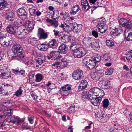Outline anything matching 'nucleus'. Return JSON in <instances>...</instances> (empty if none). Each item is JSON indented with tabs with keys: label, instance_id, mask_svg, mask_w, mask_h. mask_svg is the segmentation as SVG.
<instances>
[{
	"label": "nucleus",
	"instance_id": "f257e3e1",
	"mask_svg": "<svg viewBox=\"0 0 132 132\" xmlns=\"http://www.w3.org/2000/svg\"><path fill=\"white\" fill-rule=\"evenodd\" d=\"M119 24L126 29L124 32L125 38L127 41L132 40V24L130 20L121 18Z\"/></svg>",
	"mask_w": 132,
	"mask_h": 132
},
{
	"label": "nucleus",
	"instance_id": "f03ea898",
	"mask_svg": "<svg viewBox=\"0 0 132 132\" xmlns=\"http://www.w3.org/2000/svg\"><path fill=\"white\" fill-rule=\"evenodd\" d=\"M13 52L11 53L12 57L17 56V59L19 60H24V56L21 52L23 50L21 46L18 44H15L13 45L12 47Z\"/></svg>",
	"mask_w": 132,
	"mask_h": 132
},
{
	"label": "nucleus",
	"instance_id": "7ed1b4c3",
	"mask_svg": "<svg viewBox=\"0 0 132 132\" xmlns=\"http://www.w3.org/2000/svg\"><path fill=\"white\" fill-rule=\"evenodd\" d=\"M101 90V89L97 87H94L91 89L87 93L86 91L84 92H83L81 96L82 100H85V99H90L91 98L92 96H97L98 95L99 90ZM101 91L103 93V95L104 94V91L102 89Z\"/></svg>",
	"mask_w": 132,
	"mask_h": 132
},
{
	"label": "nucleus",
	"instance_id": "20e7f679",
	"mask_svg": "<svg viewBox=\"0 0 132 132\" xmlns=\"http://www.w3.org/2000/svg\"><path fill=\"white\" fill-rule=\"evenodd\" d=\"M14 40L13 38L11 36L6 37H1L0 38V44L2 46L5 47L11 45Z\"/></svg>",
	"mask_w": 132,
	"mask_h": 132
},
{
	"label": "nucleus",
	"instance_id": "39448f33",
	"mask_svg": "<svg viewBox=\"0 0 132 132\" xmlns=\"http://www.w3.org/2000/svg\"><path fill=\"white\" fill-rule=\"evenodd\" d=\"M87 52L86 48L79 47L73 52V55L75 58H79L85 55Z\"/></svg>",
	"mask_w": 132,
	"mask_h": 132
},
{
	"label": "nucleus",
	"instance_id": "423d86ee",
	"mask_svg": "<svg viewBox=\"0 0 132 132\" xmlns=\"http://www.w3.org/2000/svg\"><path fill=\"white\" fill-rule=\"evenodd\" d=\"M72 76L75 80H80L84 77L83 72L80 70H75L72 73Z\"/></svg>",
	"mask_w": 132,
	"mask_h": 132
},
{
	"label": "nucleus",
	"instance_id": "0eeeda50",
	"mask_svg": "<svg viewBox=\"0 0 132 132\" xmlns=\"http://www.w3.org/2000/svg\"><path fill=\"white\" fill-rule=\"evenodd\" d=\"M71 89V86L66 84L62 87L61 88L60 93L61 95L64 96H68L69 93V90Z\"/></svg>",
	"mask_w": 132,
	"mask_h": 132
},
{
	"label": "nucleus",
	"instance_id": "6e6552de",
	"mask_svg": "<svg viewBox=\"0 0 132 132\" xmlns=\"http://www.w3.org/2000/svg\"><path fill=\"white\" fill-rule=\"evenodd\" d=\"M37 36L39 40L45 39L48 37L47 33L45 32L43 29L40 28H39L38 29Z\"/></svg>",
	"mask_w": 132,
	"mask_h": 132
},
{
	"label": "nucleus",
	"instance_id": "1a4fd4ad",
	"mask_svg": "<svg viewBox=\"0 0 132 132\" xmlns=\"http://www.w3.org/2000/svg\"><path fill=\"white\" fill-rule=\"evenodd\" d=\"M6 121H8L9 122H10L13 123H16L17 124H19L20 123L22 124L24 123V121L21 120L18 116H14L12 117L8 121L6 119Z\"/></svg>",
	"mask_w": 132,
	"mask_h": 132
},
{
	"label": "nucleus",
	"instance_id": "9d476101",
	"mask_svg": "<svg viewBox=\"0 0 132 132\" xmlns=\"http://www.w3.org/2000/svg\"><path fill=\"white\" fill-rule=\"evenodd\" d=\"M67 65V61H64V59H62L61 60V62H59L57 61L55 62L54 63L52 64V65L53 66L55 67L56 68L59 67L62 68L66 67Z\"/></svg>",
	"mask_w": 132,
	"mask_h": 132
},
{
	"label": "nucleus",
	"instance_id": "9b49d317",
	"mask_svg": "<svg viewBox=\"0 0 132 132\" xmlns=\"http://www.w3.org/2000/svg\"><path fill=\"white\" fill-rule=\"evenodd\" d=\"M1 73L0 75V77L3 79H7L11 76L10 72L8 71L5 69H3L1 71Z\"/></svg>",
	"mask_w": 132,
	"mask_h": 132
},
{
	"label": "nucleus",
	"instance_id": "f8f14e48",
	"mask_svg": "<svg viewBox=\"0 0 132 132\" xmlns=\"http://www.w3.org/2000/svg\"><path fill=\"white\" fill-rule=\"evenodd\" d=\"M110 83V81L108 80L107 81L103 80L99 81L98 82V85L99 87L103 89H105L108 88Z\"/></svg>",
	"mask_w": 132,
	"mask_h": 132
},
{
	"label": "nucleus",
	"instance_id": "ddd939ff",
	"mask_svg": "<svg viewBox=\"0 0 132 132\" xmlns=\"http://www.w3.org/2000/svg\"><path fill=\"white\" fill-rule=\"evenodd\" d=\"M123 30L122 28L120 26H119L118 28L113 29L111 32L110 33L112 36H116L120 35L123 32Z\"/></svg>",
	"mask_w": 132,
	"mask_h": 132
},
{
	"label": "nucleus",
	"instance_id": "4468645a",
	"mask_svg": "<svg viewBox=\"0 0 132 132\" xmlns=\"http://www.w3.org/2000/svg\"><path fill=\"white\" fill-rule=\"evenodd\" d=\"M95 96H92L90 99V102L93 105L98 106L100 104V102L101 101L102 98L100 97H94Z\"/></svg>",
	"mask_w": 132,
	"mask_h": 132
},
{
	"label": "nucleus",
	"instance_id": "2eb2a0df",
	"mask_svg": "<svg viewBox=\"0 0 132 132\" xmlns=\"http://www.w3.org/2000/svg\"><path fill=\"white\" fill-rule=\"evenodd\" d=\"M81 4L82 10L84 11H87L91 7L87 0H81Z\"/></svg>",
	"mask_w": 132,
	"mask_h": 132
},
{
	"label": "nucleus",
	"instance_id": "dca6fc26",
	"mask_svg": "<svg viewBox=\"0 0 132 132\" xmlns=\"http://www.w3.org/2000/svg\"><path fill=\"white\" fill-rule=\"evenodd\" d=\"M84 64L86 67L88 68L90 70H92L95 68L96 66L95 63L93 60H89L86 61L84 62Z\"/></svg>",
	"mask_w": 132,
	"mask_h": 132
},
{
	"label": "nucleus",
	"instance_id": "f3484780",
	"mask_svg": "<svg viewBox=\"0 0 132 132\" xmlns=\"http://www.w3.org/2000/svg\"><path fill=\"white\" fill-rule=\"evenodd\" d=\"M18 15L21 17L22 20H24L27 17V13L26 10L23 8H20L19 9L17 12Z\"/></svg>",
	"mask_w": 132,
	"mask_h": 132
},
{
	"label": "nucleus",
	"instance_id": "a211bd4d",
	"mask_svg": "<svg viewBox=\"0 0 132 132\" xmlns=\"http://www.w3.org/2000/svg\"><path fill=\"white\" fill-rule=\"evenodd\" d=\"M17 29L16 26L14 25H8L6 28L7 31L9 33L14 34L16 31Z\"/></svg>",
	"mask_w": 132,
	"mask_h": 132
},
{
	"label": "nucleus",
	"instance_id": "6ab92c4d",
	"mask_svg": "<svg viewBox=\"0 0 132 132\" xmlns=\"http://www.w3.org/2000/svg\"><path fill=\"white\" fill-rule=\"evenodd\" d=\"M59 39L62 42L67 43L71 40V36L67 34H63L62 35H60Z\"/></svg>",
	"mask_w": 132,
	"mask_h": 132
},
{
	"label": "nucleus",
	"instance_id": "aec40b11",
	"mask_svg": "<svg viewBox=\"0 0 132 132\" xmlns=\"http://www.w3.org/2000/svg\"><path fill=\"white\" fill-rule=\"evenodd\" d=\"M82 45L86 47L92 46V42L91 39L90 37H85L82 41Z\"/></svg>",
	"mask_w": 132,
	"mask_h": 132
},
{
	"label": "nucleus",
	"instance_id": "412c9836",
	"mask_svg": "<svg viewBox=\"0 0 132 132\" xmlns=\"http://www.w3.org/2000/svg\"><path fill=\"white\" fill-rule=\"evenodd\" d=\"M103 73L98 72H95L91 75V78L94 80H98L103 76Z\"/></svg>",
	"mask_w": 132,
	"mask_h": 132
},
{
	"label": "nucleus",
	"instance_id": "4be33fe9",
	"mask_svg": "<svg viewBox=\"0 0 132 132\" xmlns=\"http://www.w3.org/2000/svg\"><path fill=\"white\" fill-rule=\"evenodd\" d=\"M58 42L55 39H54L50 41L48 43V46L52 48H55L58 46Z\"/></svg>",
	"mask_w": 132,
	"mask_h": 132
},
{
	"label": "nucleus",
	"instance_id": "5701e85b",
	"mask_svg": "<svg viewBox=\"0 0 132 132\" xmlns=\"http://www.w3.org/2000/svg\"><path fill=\"white\" fill-rule=\"evenodd\" d=\"M73 30L75 32L77 33L80 32L82 29V25L81 24H78L76 23L73 24Z\"/></svg>",
	"mask_w": 132,
	"mask_h": 132
},
{
	"label": "nucleus",
	"instance_id": "b1692460",
	"mask_svg": "<svg viewBox=\"0 0 132 132\" xmlns=\"http://www.w3.org/2000/svg\"><path fill=\"white\" fill-rule=\"evenodd\" d=\"M87 82L85 80H83L81 81V83L79 87L78 90L79 91L84 89L87 87Z\"/></svg>",
	"mask_w": 132,
	"mask_h": 132
},
{
	"label": "nucleus",
	"instance_id": "393cba45",
	"mask_svg": "<svg viewBox=\"0 0 132 132\" xmlns=\"http://www.w3.org/2000/svg\"><path fill=\"white\" fill-rule=\"evenodd\" d=\"M6 18L7 20L12 21L14 19V14L12 12H9L7 13L5 15Z\"/></svg>",
	"mask_w": 132,
	"mask_h": 132
},
{
	"label": "nucleus",
	"instance_id": "a878e982",
	"mask_svg": "<svg viewBox=\"0 0 132 132\" xmlns=\"http://www.w3.org/2000/svg\"><path fill=\"white\" fill-rule=\"evenodd\" d=\"M37 48L40 50L43 51H45L48 48V46L46 44H39L37 45Z\"/></svg>",
	"mask_w": 132,
	"mask_h": 132
},
{
	"label": "nucleus",
	"instance_id": "bb28decb",
	"mask_svg": "<svg viewBox=\"0 0 132 132\" xmlns=\"http://www.w3.org/2000/svg\"><path fill=\"white\" fill-rule=\"evenodd\" d=\"M67 48L65 44H61L59 47V52L60 53L65 54L67 52Z\"/></svg>",
	"mask_w": 132,
	"mask_h": 132
},
{
	"label": "nucleus",
	"instance_id": "cd10ccee",
	"mask_svg": "<svg viewBox=\"0 0 132 132\" xmlns=\"http://www.w3.org/2000/svg\"><path fill=\"white\" fill-rule=\"evenodd\" d=\"M23 27V28L21 27L20 29L22 34H21V36L20 37V38H22L24 36L28 34L29 31L27 28L25 29L24 27Z\"/></svg>",
	"mask_w": 132,
	"mask_h": 132
},
{
	"label": "nucleus",
	"instance_id": "c85d7f7f",
	"mask_svg": "<svg viewBox=\"0 0 132 132\" xmlns=\"http://www.w3.org/2000/svg\"><path fill=\"white\" fill-rule=\"evenodd\" d=\"M105 20L104 19H100L98 24L97 25L98 29L101 28L105 26Z\"/></svg>",
	"mask_w": 132,
	"mask_h": 132
},
{
	"label": "nucleus",
	"instance_id": "c756f323",
	"mask_svg": "<svg viewBox=\"0 0 132 132\" xmlns=\"http://www.w3.org/2000/svg\"><path fill=\"white\" fill-rule=\"evenodd\" d=\"M28 22L27 29L29 32H30L33 29L35 24L33 21H28Z\"/></svg>",
	"mask_w": 132,
	"mask_h": 132
},
{
	"label": "nucleus",
	"instance_id": "7c9ffc66",
	"mask_svg": "<svg viewBox=\"0 0 132 132\" xmlns=\"http://www.w3.org/2000/svg\"><path fill=\"white\" fill-rule=\"evenodd\" d=\"M38 41L35 37H31L29 40V42L33 46L35 45L38 43Z\"/></svg>",
	"mask_w": 132,
	"mask_h": 132
},
{
	"label": "nucleus",
	"instance_id": "2f4dec72",
	"mask_svg": "<svg viewBox=\"0 0 132 132\" xmlns=\"http://www.w3.org/2000/svg\"><path fill=\"white\" fill-rule=\"evenodd\" d=\"M43 78V77L42 74L37 73L35 76V81L37 82H40L42 80Z\"/></svg>",
	"mask_w": 132,
	"mask_h": 132
},
{
	"label": "nucleus",
	"instance_id": "473e14b6",
	"mask_svg": "<svg viewBox=\"0 0 132 132\" xmlns=\"http://www.w3.org/2000/svg\"><path fill=\"white\" fill-rule=\"evenodd\" d=\"M7 5V3L5 0H0V10H3Z\"/></svg>",
	"mask_w": 132,
	"mask_h": 132
},
{
	"label": "nucleus",
	"instance_id": "72a5a7b5",
	"mask_svg": "<svg viewBox=\"0 0 132 132\" xmlns=\"http://www.w3.org/2000/svg\"><path fill=\"white\" fill-rule=\"evenodd\" d=\"M45 60L44 56H40L38 58V59H36L35 60L36 62L37 63L39 64H41L45 62Z\"/></svg>",
	"mask_w": 132,
	"mask_h": 132
},
{
	"label": "nucleus",
	"instance_id": "f704fd0d",
	"mask_svg": "<svg viewBox=\"0 0 132 132\" xmlns=\"http://www.w3.org/2000/svg\"><path fill=\"white\" fill-rule=\"evenodd\" d=\"M3 103L4 105L11 106L12 105V104L14 102L13 101L9 100H5Z\"/></svg>",
	"mask_w": 132,
	"mask_h": 132
},
{
	"label": "nucleus",
	"instance_id": "c9c22d12",
	"mask_svg": "<svg viewBox=\"0 0 132 132\" xmlns=\"http://www.w3.org/2000/svg\"><path fill=\"white\" fill-rule=\"evenodd\" d=\"M126 58L128 62H132V50L127 55Z\"/></svg>",
	"mask_w": 132,
	"mask_h": 132
},
{
	"label": "nucleus",
	"instance_id": "e433bc0d",
	"mask_svg": "<svg viewBox=\"0 0 132 132\" xmlns=\"http://www.w3.org/2000/svg\"><path fill=\"white\" fill-rule=\"evenodd\" d=\"M104 60L106 62H110L111 61V56L107 54H105L103 56Z\"/></svg>",
	"mask_w": 132,
	"mask_h": 132
},
{
	"label": "nucleus",
	"instance_id": "4c0bfd02",
	"mask_svg": "<svg viewBox=\"0 0 132 132\" xmlns=\"http://www.w3.org/2000/svg\"><path fill=\"white\" fill-rule=\"evenodd\" d=\"M51 24V26H53L55 28H56L59 25L58 22L56 20L55 18H53V20Z\"/></svg>",
	"mask_w": 132,
	"mask_h": 132
},
{
	"label": "nucleus",
	"instance_id": "58836bf2",
	"mask_svg": "<svg viewBox=\"0 0 132 132\" xmlns=\"http://www.w3.org/2000/svg\"><path fill=\"white\" fill-rule=\"evenodd\" d=\"M108 119V117L107 116L103 114L102 116L99 120L102 122H106Z\"/></svg>",
	"mask_w": 132,
	"mask_h": 132
},
{
	"label": "nucleus",
	"instance_id": "ea45409f",
	"mask_svg": "<svg viewBox=\"0 0 132 132\" xmlns=\"http://www.w3.org/2000/svg\"><path fill=\"white\" fill-rule=\"evenodd\" d=\"M109 103V101L108 99H105L102 102V106L104 108L106 109L107 108L108 106Z\"/></svg>",
	"mask_w": 132,
	"mask_h": 132
},
{
	"label": "nucleus",
	"instance_id": "a19ab883",
	"mask_svg": "<svg viewBox=\"0 0 132 132\" xmlns=\"http://www.w3.org/2000/svg\"><path fill=\"white\" fill-rule=\"evenodd\" d=\"M58 52L57 51H52L50 53V56L51 58L53 57L56 58L58 56Z\"/></svg>",
	"mask_w": 132,
	"mask_h": 132
},
{
	"label": "nucleus",
	"instance_id": "79ce46f5",
	"mask_svg": "<svg viewBox=\"0 0 132 132\" xmlns=\"http://www.w3.org/2000/svg\"><path fill=\"white\" fill-rule=\"evenodd\" d=\"M76 43L75 42H73L70 46L71 50L73 52L78 48V47H77V45Z\"/></svg>",
	"mask_w": 132,
	"mask_h": 132
},
{
	"label": "nucleus",
	"instance_id": "37998d69",
	"mask_svg": "<svg viewBox=\"0 0 132 132\" xmlns=\"http://www.w3.org/2000/svg\"><path fill=\"white\" fill-rule=\"evenodd\" d=\"M22 88V87H20L19 89L15 92V95L16 96L19 97L21 95L23 92Z\"/></svg>",
	"mask_w": 132,
	"mask_h": 132
},
{
	"label": "nucleus",
	"instance_id": "c03bdc74",
	"mask_svg": "<svg viewBox=\"0 0 132 132\" xmlns=\"http://www.w3.org/2000/svg\"><path fill=\"white\" fill-rule=\"evenodd\" d=\"M106 45L109 47L113 46L114 45V43L112 40H106Z\"/></svg>",
	"mask_w": 132,
	"mask_h": 132
},
{
	"label": "nucleus",
	"instance_id": "a18cd8bd",
	"mask_svg": "<svg viewBox=\"0 0 132 132\" xmlns=\"http://www.w3.org/2000/svg\"><path fill=\"white\" fill-rule=\"evenodd\" d=\"M36 10L33 9H30L29 10L30 17L33 16L31 18H33L35 16Z\"/></svg>",
	"mask_w": 132,
	"mask_h": 132
},
{
	"label": "nucleus",
	"instance_id": "49530a36",
	"mask_svg": "<svg viewBox=\"0 0 132 132\" xmlns=\"http://www.w3.org/2000/svg\"><path fill=\"white\" fill-rule=\"evenodd\" d=\"M34 117L32 115H29L28 117V120L30 124H32L34 123Z\"/></svg>",
	"mask_w": 132,
	"mask_h": 132
},
{
	"label": "nucleus",
	"instance_id": "de8ad7c7",
	"mask_svg": "<svg viewBox=\"0 0 132 132\" xmlns=\"http://www.w3.org/2000/svg\"><path fill=\"white\" fill-rule=\"evenodd\" d=\"M113 71V69L112 68H110L107 69L105 72V73L106 75H111Z\"/></svg>",
	"mask_w": 132,
	"mask_h": 132
},
{
	"label": "nucleus",
	"instance_id": "09e8293b",
	"mask_svg": "<svg viewBox=\"0 0 132 132\" xmlns=\"http://www.w3.org/2000/svg\"><path fill=\"white\" fill-rule=\"evenodd\" d=\"M101 60V58L100 56L99 55H97L96 57H94V58L93 59V61L95 62V65L96 63L97 62H100Z\"/></svg>",
	"mask_w": 132,
	"mask_h": 132
},
{
	"label": "nucleus",
	"instance_id": "8fccbe9b",
	"mask_svg": "<svg viewBox=\"0 0 132 132\" xmlns=\"http://www.w3.org/2000/svg\"><path fill=\"white\" fill-rule=\"evenodd\" d=\"M21 29V27H19L18 29L17 28L16 29V31L15 33L17 36L19 38H20V36H21V34L22 33L20 30Z\"/></svg>",
	"mask_w": 132,
	"mask_h": 132
},
{
	"label": "nucleus",
	"instance_id": "3c124183",
	"mask_svg": "<svg viewBox=\"0 0 132 132\" xmlns=\"http://www.w3.org/2000/svg\"><path fill=\"white\" fill-rule=\"evenodd\" d=\"M103 114L101 113L97 112L95 114L96 119L98 121H99L102 116Z\"/></svg>",
	"mask_w": 132,
	"mask_h": 132
},
{
	"label": "nucleus",
	"instance_id": "603ef678",
	"mask_svg": "<svg viewBox=\"0 0 132 132\" xmlns=\"http://www.w3.org/2000/svg\"><path fill=\"white\" fill-rule=\"evenodd\" d=\"M75 111V106H73L70 107L67 110V112L69 113H71L74 112Z\"/></svg>",
	"mask_w": 132,
	"mask_h": 132
},
{
	"label": "nucleus",
	"instance_id": "864d4df0",
	"mask_svg": "<svg viewBox=\"0 0 132 132\" xmlns=\"http://www.w3.org/2000/svg\"><path fill=\"white\" fill-rule=\"evenodd\" d=\"M93 46L94 49L96 50H99L100 48V46L99 45V43L98 42H96L94 43V44L92 45V46Z\"/></svg>",
	"mask_w": 132,
	"mask_h": 132
},
{
	"label": "nucleus",
	"instance_id": "5fc2aeb1",
	"mask_svg": "<svg viewBox=\"0 0 132 132\" xmlns=\"http://www.w3.org/2000/svg\"><path fill=\"white\" fill-rule=\"evenodd\" d=\"M35 77L34 73V72H30L29 74V79L32 80L34 79Z\"/></svg>",
	"mask_w": 132,
	"mask_h": 132
},
{
	"label": "nucleus",
	"instance_id": "6e6d98bb",
	"mask_svg": "<svg viewBox=\"0 0 132 132\" xmlns=\"http://www.w3.org/2000/svg\"><path fill=\"white\" fill-rule=\"evenodd\" d=\"M99 31L101 33L103 34L107 30V28L106 26L102 27L101 28L98 29Z\"/></svg>",
	"mask_w": 132,
	"mask_h": 132
},
{
	"label": "nucleus",
	"instance_id": "4d7b16f0",
	"mask_svg": "<svg viewBox=\"0 0 132 132\" xmlns=\"http://www.w3.org/2000/svg\"><path fill=\"white\" fill-rule=\"evenodd\" d=\"M31 96L32 97L33 100L36 101L37 99L38 96L35 94L34 92H32L30 93Z\"/></svg>",
	"mask_w": 132,
	"mask_h": 132
},
{
	"label": "nucleus",
	"instance_id": "13d9d810",
	"mask_svg": "<svg viewBox=\"0 0 132 132\" xmlns=\"http://www.w3.org/2000/svg\"><path fill=\"white\" fill-rule=\"evenodd\" d=\"M0 92L2 94L4 95H8V94L7 91L3 89L1 87H0Z\"/></svg>",
	"mask_w": 132,
	"mask_h": 132
},
{
	"label": "nucleus",
	"instance_id": "bf43d9fd",
	"mask_svg": "<svg viewBox=\"0 0 132 132\" xmlns=\"http://www.w3.org/2000/svg\"><path fill=\"white\" fill-rule=\"evenodd\" d=\"M92 34L93 36L95 38H97L98 37V33L96 31H93Z\"/></svg>",
	"mask_w": 132,
	"mask_h": 132
},
{
	"label": "nucleus",
	"instance_id": "052dcab7",
	"mask_svg": "<svg viewBox=\"0 0 132 132\" xmlns=\"http://www.w3.org/2000/svg\"><path fill=\"white\" fill-rule=\"evenodd\" d=\"M72 9L77 12L79 10V6L78 5H76Z\"/></svg>",
	"mask_w": 132,
	"mask_h": 132
},
{
	"label": "nucleus",
	"instance_id": "680f3d73",
	"mask_svg": "<svg viewBox=\"0 0 132 132\" xmlns=\"http://www.w3.org/2000/svg\"><path fill=\"white\" fill-rule=\"evenodd\" d=\"M22 127L24 129H29L30 128V127L28 126V125L27 124L25 125H22Z\"/></svg>",
	"mask_w": 132,
	"mask_h": 132
},
{
	"label": "nucleus",
	"instance_id": "e2e57ef3",
	"mask_svg": "<svg viewBox=\"0 0 132 132\" xmlns=\"http://www.w3.org/2000/svg\"><path fill=\"white\" fill-rule=\"evenodd\" d=\"M5 114L6 116H11V112L10 109L9 110H8L7 112L5 113Z\"/></svg>",
	"mask_w": 132,
	"mask_h": 132
},
{
	"label": "nucleus",
	"instance_id": "0e129e2a",
	"mask_svg": "<svg viewBox=\"0 0 132 132\" xmlns=\"http://www.w3.org/2000/svg\"><path fill=\"white\" fill-rule=\"evenodd\" d=\"M110 132H119V130L117 128L111 129H110Z\"/></svg>",
	"mask_w": 132,
	"mask_h": 132
},
{
	"label": "nucleus",
	"instance_id": "69168bd1",
	"mask_svg": "<svg viewBox=\"0 0 132 132\" xmlns=\"http://www.w3.org/2000/svg\"><path fill=\"white\" fill-rule=\"evenodd\" d=\"M55 112L56 113L58 114H61V113H62L60 108H59L56 109L55 110Z\"/></svg>",
	"mask_w": 132,
	"mask_h": 132
},
{
	"label": "nucleus",
	"instance_id": "338daca9",
	"mask_svg": "<svg viewBox=\"0 0 132 132\" xmlns=\"http://www.w3.org/2000/svg\"><path fill=\"white\" fill-rule=\"evenodd\" d=\"M12 71L13 73L15 74L19 72V69L17 68L15 69H13Z\"/></svg>",
	"mask_w": 132,
	"mask_h": 132
},
{
	"label": "nucleus",
	"instance_id": "774afa93",
	"mask_svg": "<svg viewBox=\"0 0 132 132\" xmlns=\"http://www.w3.org/2000/svg\"><path fill=\"white\" fill-rule=\"evenodd\" d=\"M66 25V24H63L61 23V24H60L59 26V27L61 28H62L64 30L65 29V25Z\"/></svg>",
	"mask_w": 132,
	"mask_h": 132
}]
</instances>
